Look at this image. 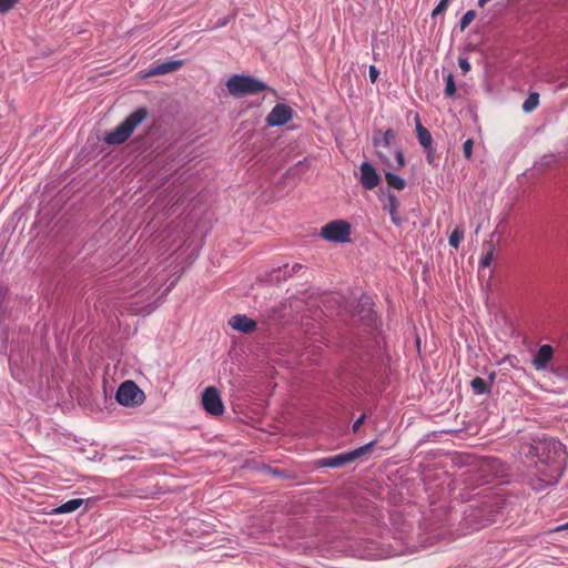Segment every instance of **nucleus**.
I'll list each match as a JSON object with an SVG mask.
<instances>
[{"mask_svg": "<svg viewBox=\"0 0 568 568\" xmlns=\"http://www.w3.org/2000/svg\"><path fill=\"white\" fill-rule=\"evenodd\" d=\"M300 268H302V265H301V264H295V265L293 266V271H297V270H300Z\"/></svg>", "mask_w": 568, "mask_h": 568, "instance_id": "2f4dec72", "label": "nucleus"}, {"mask_svg": "<svg viewBox=\"0 0 568 568\" xmlns=\"http://www.w3.org/2000/svg\"><path fill=\"white\" fill-rule=\"evenodd\" d=\"M445 90L444 93L446 97H453L456 93V84L454 80V75L452 73H447L445 77Z\"/></svg>", "mask_w": 568, "mask_h": 568, "instance_id": "6ab92c4d", "label": "nucleus"}, {"mask_svg": "<svg viewBox=\"0 0 568 568\" xmlns=\"http://www.w3.org/2000/svg\"><path fill=\"white\" fill-rule=\"evenodd\" d=\"M494 250L490 247L488 252L481 257L480 265L483 267H488L493 261Z\"/></svg>", "mask_w": 568, "mask_h": 568, "instance_id": "a878e982", "label": "nucleus"}, {"mask_svg": "<svg viewBox=\"0 0 568 568\" xmlns=\"http://www.w3.org/2000/svg\"><path fill=\"white\" fill-rule=\"evenodd\" d=\"M561 444L552 438H534L520 445L519 456L526 465L540 466V471L548 475L546 468L552 471Z\"/></svg>", "mask_w": 568, "mask_h": 568, "instance_id": "f257e3e1", "label": "nucleus"}, {"mask_svg": "<svg viewBox=\"0 0 568 568\" xmlns=\"http://www.w3.org/2000/svg\"><path fill=\"white\" fill-rule=\"evenodd\" d=\"M351 233V224L344 220L332 221L321 229V236L335 243L349 242Z\"/></svg>", "mask_w": 568, "mask_h": 568, "instance_id": "39448f33", "label": "nucleus"}, {"mask_svg": "<svg viewBox=\"0 0 568 568\" xmlns=\"http://www.w3.org/2000/svg\"><path fill=\"white\" fill-rule=\"evenodd\" d=\"M374 445H375V442H371V443H368L362 447H358L354 450L342 453V454H338V455H335L332 457L323 458L320 460V466L336 468V467L344 466L346 464H351V463L355 462L356 459H358L359 457L367 454Z\"/></svg>", "mask_w": 568, "mask_h": 568, "instance_id": "423d86ee", "label": "nucleus"}, {"mask_svg": "<svg viewBox=\"0 0 568 568\" xmlns=\"http://www.w3.org/2000/svg\"><path fill=\"white\" fill-rule=\"evenodd\" d=\"M538 103H539V94L530 93L523 104V110L525 112H531L532 110H535L537 108Z\"/></svg>", "mask_w": 568, "mask_h": 568, "instance_id": "a211bd4d", "label": "nucleus"}, {"mask_svg": "<svg viewBox=\"0 0 568 568\" xmlns=\"http://www.w3.org/2000/svg\"><path fill=\"white\" fill-rule=\"evenodd\" d=\"M365 418H366V415L365 414H362L356 420L355 423L353 424V432L356 433L359 427L362 426V424L365 422Z\"/></svg>", "mask_w": 568, "mask_h": 568, "instance_id": "c85d7f7f", "label": "nucleus"}, {"mask_svg": "<svg viewBox=\"0 0 568 568\" xmlns=\"http://www.w3.org/2000/svg\"><path fill=\"white\" fill-rule=\"evenodd\" d=\"M202 405L206 413L213 416H220L224 413V404L221 399L219 390L210 386L205 388L202 395Z\"/></svg>", "mask_w": 568, "mask_h": 568, "instance_id": "6e6552de", "label": "nucleus"}, {"mask_svg": "<svg viewBox=\"0 0 568 568\" xmlns=\"http://www.w3.org/2000/svg\"><path fill=\"white\" fill-rule=\"evenodd\" d=\"M395 138L393 129H387L385 132L377 131L373 134V144L376 148V154L381 162L389 170H400L405 166V158L402 150L395 151V161H390L382 149H389L392 141Z\"/></svg>", "mask_w": 568, "mask_h": 568, "instance_id": "7ed1b4c3", "label": "nucleus"}, {"mask_svg": "<svg viewBox=\"0 0 568 568\" xmlns=\"http://www.w3.org/2000/svg\"><path fill=\"white\" fill-rule=\"evenodd\" d=\"M116 400L123 406H135L143 402L144 393L132 381L123 382L116 392Z\"/></svg>", "mask_w": 568, "mask_h": 568, "instance_id": "0eeeda50", "label": "nucleus"}, {"mask_svg": "<svg viewBox=\"0 0 568 568\" xmlns=\"http://www.w3.org/2000/svg\"><path fill=\"white\" fill-rule=\"evenodd\" d=\"M476 18L474 10H468L460 20V30L464 31Z\"/></svg>", "mask_w": 568, "mask_h": 568, "instance_id": "4be33fe9", "label": "nucleus"}, {"mask_svg": "<svg viewBox=\"0 0 568 568\" xmlns=\"http://www.w3.org/2000/svg\"><path fill=\"white\" fill-rule=\"evenodd\" d=\"M226 88L231 95L242 98L266 91L268 87L261 80L243 74H234L226 81Z\"/></svg>", "mask_w": 568, "mask_h": 568, "instance_id": "20e7f679", "label": "nucleus"}, {"mask_svg": "<svg viewBox=\"0 0 568 568\" xmlns=\"http://www.w3.org/2000/svg\"><path fill=\"white\" fill-rule=\"evenodd\" d=\"M293 110L286 105L278 103L276 104L266 116V123L270 126L284 125L292 120Z\"/></svg>", "mask_w": 568, "mask_h": 568, "instance_id": "1a4fd4ad", "label": "nucleus"}, {"mask_svg": "<svg viewBox=\"0 0 568 568\" xmlns=\"http://www.w3.org/2000/svg\"><path fill=\"white\" fill-rule=\"evenodd\" d=\"M566 529H568V521L562 524V525H560V526H558V527H556L554 530L555 531H561V530H566Z\"/></svg>", "mask_w": 568, "mask_h": 568, "instance_id": "7c9ffc66", "label": "nucleus"}, {"mask_svg": "<svg viewBox=\"0 0 568 568\" xmlns=\"http://www.w3.org/2000/svg\"><path fill=\"white\" fill-rule=\"evenodd\" d=\"M229 325L234 329L243 334H250L256 329L257 323L246 315L236 314L229 320Z\"/></svg>", "mask_w": 568, "mask_h": 568, "instance_id": "9b49d317", "label": "nucleus"}, {"mask_svg": "<svg viewBox=\"0 0 568 568\" xmlns=\"http://www.w3.org/2000/svg\"><path fill=\"white\" fill-rule=\"evenodd\" d=\"M474 141L468 139L463 144V153L466 159H470L473 155Z\"/></svg>", "mask_w": 568, "mask_h": 568, "instance_id": "b1692460", "label": "nucleus"}, {"mask_svg": "<svg viewBox=\"0 0 568 568\" xmlns=\"http://www.w3.org/2000/svg\"><path fill=\"white\" fill-rule=\"evenodd\" d=\"M149 111L141 106L130 113L114 130L104 135V142L111 145H119L129 140L134 130L146 120Z\"/></svg>", "mask_w": 568, "mask_h": 568, "instance_id": "f03ea898", "label": "nucleus"}, {"mask_svg": "<svg viewBox=\"0 0 568 568\" xmlns=\"http://www.w3.org/2000/svg\"><path fill=\"white\" fill-rule=\"evenodd\" d=\"M449 1L450 0H440L439 3L433 10L432 17H436L443 13L447 9Z\"/></svg>", "mask_w": 568, "mask_h": 568, "instance_id": "393cba45", "label": "nucleus"}, {"mask_svg": "<svg viewBox=\"0 0 568 568\" xmlns=\"http://www.w3.org/2000/svg\"><path fill=\"white\" fill-rule=\"evenodd\" d=\"M385 181L389 187L398 191L404 190L406 187V181L390 171L385 172Z\"/></svg>", "mask_w": 568, "mask_h": 568, "instance_id": "f3484780", "label": "nucleus"}, {"mask_svg": "<svg viewBox=\"0 0 568 568\" xmlns=\"http://www.w3.org/2000/svg\"><path fill=\"white\" fill-rule=\"evenodd\" d=\"M182 64H183V62L180 60L166 61V62L160 63V64L155 65L153 69H151L148 72V75L151 77V75H159V74H166L170 72H174V71L179 70L182 67Z\"/></svg>", "mask_w": 568, "mask_h": 568, "instance_id": "ddd939ff", "label": "nucleus"}, {"mask_svg": "<svg viewBox=\"0 0 568 568\" xmlns=\"http://www.w3.org/2000/svg\"><path fill=\"white\" fill-rule=\"evenodd\" d=\"M387 200H388V203H387V211L390 215V219H392V222L395 224V225H400V219L398 216V207H399V201L397 199V196L393 193H388L387 195Z\"/></svg>", "mask_w": 568, "mask_h": 568, "instance_id": "2eb2a0df", "label": "nucleus"}, {"mask_svg": "<svg viewBox=\"0 0 568 568\" xmlns=\"http://www.w3.org/2000/svg\"><path fill=\"white\" fill-rule=\"evenodd\" d=\"M416 134H417V139H418V142L419 144L424 148V149H429L432 146V143H433V138H432V134L422 124L420 120H419V115L416 114Z\"/></svg>", "mask_w": 568, "mask_h": 568, "instance_id": "4468645a", "label": "nucleus"}, {"mask_svg": "<svg viewBox=\"0 0 568 568\" xmlns=\"http://www.w3.org/2000/svg\"><path fill=\"white\" fill-rule=\"evenodd\" d=\"M368 73H369V79H371V81H372L373 83H374V82H376V81H377V79H378V75H379V71H378V69H377L375 65H371V67H369V71H368Z\"/></svg>", "mask_w": 568, "mask_h": 568, "instance_id": "cd10ccee", "label": "nucleus"}, {"mask_svg": "<svg viewBox=\"0 0 568 568\" xmlns=\"http://www.w3.org/2000/svg\"><path fill=\"white\" fill-rule=\"evenodd\" d=\"M554 355V349L550 345L545 344L539 347L537 351L535 357H534V365L537 369H542L547 366V364L550 362Z\"/></svg>", "mask_w": 568, "mask_h": 568, "instance_id": "f8f14e48", "label": "nucleus"}, {"mask_svg": "<svg viewBox=\"0 0 568 568\" xmlns=\"http://www.w3.org/2000/svg\"><path fill=\"white\" fill-rule=\"evenodd\" d=\"M20 0H0V13L9 12Z\"/></svg>", "mask_w": 568, "mask_h": 568, "instance_id": "5701e85b", "label": "nucleus"}, {"mask_svg": "<svg viewBox=\"0 0 568 568\" xmlns=\"http://www.w3.org/2000/svg\"><path fill=\"white\" fill-rule=\"evenodd\" d=\"M458 63L464 73H467L470 70V63L466 58H459Z\"/></svg>", "mask_w": 568, "mask_h": 568, "instance_id": "bb28decb", "label": "nucleus"}, {"mask_svg": "<svg viewBox=\"0 0 568 568\" xmlns=\"http://www.w3.org/2000/svg\"><path fill=\"white\" fill-rule=\"evenodd\" d=\"M464 239V232L460 229H455L449 236V245L454 248H458L460 242Z\"/></svg>", "mask_w": 568, "mask_h": 568, "instance_id": "aec40b11", "label": "nucleus"}, {"mask_svg": "<svg viewBox=\"0 0 568 568\" xmlns=\"http://www.w3.org/2000/svg\"><path fill=\"white\" fill-rule=\"evenodd\" d=\"M361 184L365 190H374L381 183V176L376 169L368 162H363L359 166Z\"/></svg>", "mask_w": 568, "mask_h": 568, "instance_id": "9d476101", "label": "nucleus"}, {"mask_svg": "<svg viewBox=\"0 0 568 568\" xmlns=\"http://www.w3.org/2000/svg\"><path fill=\"white\" fill-rule=\"evenodd\" d=\"M470 385L476 394H484L487 392L486 382L481 377H475Z\"/></svg>", "mask_w": 568, "mask_h": 568, "instance_id": "412c9836", "label": "nucleus"}, {"mask_svg": "<svg viewBox=\"0 0 568 568\" xmlns=\"http://www.w3.org/2000/svg\"><path fill=\"white\" fill-rule=\"evenodd\" d=\"M425 151L427 153L426 158H427L428 163L433 164L434 163V155H433L434 150H433V148L430 146L429 149H425Z\"/></svg>", "mask_w": 568, "mask_h": 568, "instance_id": "c756f323", "label": "nucleus"}, {"mask_svg": "<svg viewBox=\"0 0 568 568\" xmlns=\"http://www.w3.org/2000/svg\"><path fill=\"white\" fill-rule=\"evenodd\" d=\"M84 503L81 498H75L63 503L61 506L53 510L54 514H70L79 509Z\"/></svg>", "mask_w": 568, "mask_h": 568, "instance_id": "dca6fc26", "label": "nucleus"}]
</instances>
